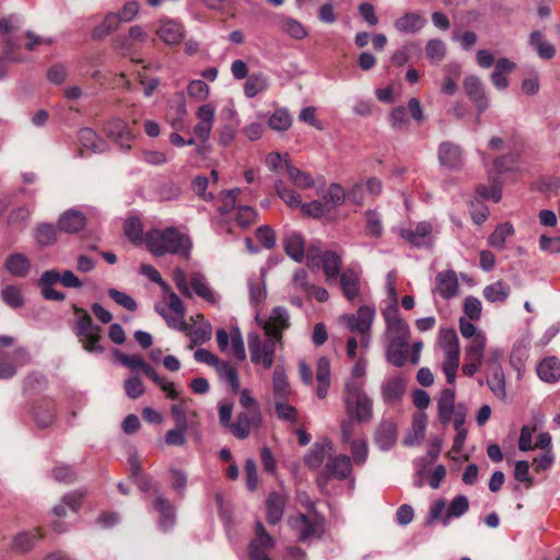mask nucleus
<instances>
[{
	"mask_svg": "<svg viewBox=\"0 0 560 560\" xmlns=\"http://www.w3.org/2000/svg\"><path fill=\"white\" fill-rule=\"evenodd\" d=\"M34 418L38 427L46 428L55 419V405L52 401H43L34 408Z\"/></svg>",
	"mask_w": 560,
	"mask_h": 560,
	"instance_id": "603ef678",
	"label": "nucleus"
},
{
	"mask_svg": "<svg viewBox=\"0 0 560 560\" xmlns=\"http://www.w3.org/2000/svg\"><path fill=\"white\" fill-rule=\"evenodd\" d=\"M156 34L164 44L173 46L178 45L183 40L185 28L177 20L162 19L156 28Z\"/></svg>",
	"mask_w": 560,
	"mask_h": 560,
	"instance_id": "dca6fc26",
	"label": "nucleus"
},
{
	"mask_svg": "<svg viewBox=\"0 0 560 560\" xmlns=\"http://www.w3.org/2000/svg\"><path fill=\"white\" fill-rule=\"evenodd\" d=\"M292 393L285 369L277 365L272 373V394L275 401L288 400Z\"/></svg>",
	"mask_w": 560,
	"mask_h": 560,
	"instance_id": "cd10ccee",
	"label": "nucleus"
},
{
	"mask_svg": "<svg viewBox=\"0 0 560 560\" xmlns=\"http://www.w3.org/2000/svg\"><path fill=\"white\" fill-rule=\"evenodd\" d=\"M288 523L301 542L318 538L323 529V523L317 515L298 514L290 516Z\"/></svg>",
	"mask_w": 560,
	"mask_h": 560,
	"instance_id": "6e6552de",
	"label": "nucleus"
},
{
	"mask_svg": "<svg viewBox=\"0 0 560 560\" xmlns=\"http://www.w3.org/2000/svg\"><path fill=\"white\" fill-rule=\"evenodd\" d=\"M368 360L359 358L351 369L350 376L345 382V390L363 389L365 385Z\"/></svg>",
	"mask_w": 560,
	"mask_h": 560,
	"instance_id": "473e14b6",
	"label": "nucleus"
},
{
	"mask_svg": "<svg viewBox=\"0 0 560 560\" xmlns=\"http://www.w3.org/2000/svg\"><path fill=\"white\" fill-rule=\"evenodd\" d=\"M438 159L442 166L458 170L463 165V151L458 144L444 141L439 145Z\"/></svg>",
	"mask_w": 560,
	"mask_h": 560,
	"instance_id": "f3484780",
	"label": "nucleus"
},
{
	"mask_svg": "<svg viewBox=\"0 0 560 560\" xmlns=\"http://www.w3.org/2000/svg\"><path fill=\"white\" fill-rule=\"evenodd\" d=\"M86 224L85 215L77 210L69 209L60 214L58 219V229L68 234H74L83 230Z\"/></svg>",
	"mask_w": 560,
	"mask_h": 560,
	"instance_id": "393cba45",
	"label": "nucleus"
},
{
	"mask_svg": "<svg viewBox=\"0 0 560 560\" xmlns=\"http://www.w3.org/2000/svg\"><path fill=\"white\" fill-rule=\"evenodd\" d=\"M2 301L12 308L23 306L24 299L21 289L16 285H7L1 291Z\"/></svg>",
	"mask_w": 560,
	"mask_h": 560,
	"instance_id": "69168bd1",
	"label": "nucleus"
},
{
	"mask_svg": "<svg viewBox=\"0 0 560 560\" xmlns=\"http://www.w3.org/2000/svg\"><path fill=\"white\" fill-rule=\"evenodd\" d=\"M541 381L552 383L560 378V361L555 357L544 359L537 368Z\"/></svg>",
	"mask_w": 560,
	"mask_h": 560,
	"instance_id": "79ce46f5",
	"label": "nucleus"
},
{
	"mask_svg": "<svg viewBox=\"0 0 560 560\" xmlns=\"http://www.w3.org/2000/svg\"><path fill=\"white\" fill-rule=\"evenodd\" d=\"M288 176L292 184L298 188L305 189L314 186L312 176L294 166L287 164Z\"/></svg>",
	"mask_w": 560,
	"mask_h": 560,
	"instance_id": "e2e57ef3",
	"label": "nucleus"
},
{
	"mask_svg": "<svg viewBox=\"0 0 560 560\" xmlns=\"http://www.w3.org/2000/svg\"><path fill=\"white\" fill-rule=\"evenodd\" d=\"M292 125V117L287 108L276 109L268 119V126L275 131H285Z\"/></svg>",
	"mask_w": 560,
	"mask_h": 560,
	"instance_id": "5fc2aeb1",
	"label": "nucleus"
},
{
	"mask_svg": "<svg viewBox=\"0 0 560 560\" xmlns=\"http://www.w3.org/2000/svg\"><path fill=\"white\" fill-rule=\"evenodd\" d=\"M116 358L119 363L129 368L131 371L142 370L144 375H147V369H153L151 365L145 363L139 354H125L117 351Z\"/></svg>",
	"mask_w": 560,
	"mask_h": 560,
	"instance_id": "052dcab7",
	"label": "nucleus"
},
{
	"mask_svg": "<svg viewBox=\"0 0 560 560\" xmlns=\"http://www.w3.org/2000/svg\"><path fill=\"white\" fill-rule=\"evenodd\" d=\"M514 234V228L511 223L499 224L488 238V244L499 250L505 246V242Z\"/></svg>",
	"mask_w": 560,
	"mask_h": 560,
	"instance_id": "09e8293b",
	"label": "nucleus"
},
{
	"mask_svg": "<svg viewBox=\"0 0 560 560\" xmlns=\"http://www.w3.org/2000/svg\"><path fill=\"white\" fill-rule=\"evenodd\" d=\"M428 59L433 63L442 61L446 54V46L441 39H431L425 46Z\"/></svg>",
	"mask_w": 560,
	"mask_h": 560,
	"instance_id": "774afa93",
	"label": "nucleus"
},
{
	"mask_svg": "<svg viewBox=\"0 0 560 560\" xmlns=\"http://www.w3.org/2000/svg\"><path fill=\"white\" fill-rule=\"evenodd\" d=\"M528 44L536 50L540 59L550 60L556 56L555 46L544 39V35L539 31L532 32Z\"/></svg>",
	"mask_w": 560,
	"mask_h": 560,
	"instance_id": "a19ab883",
	"label": "nucleus"
},
{
	"mask_svg": "<svg viewBox=\"0 0 560 560\" xmlns=\"http://www.w3.org/2000/svg\"><path fill=\"white\" fill-rule=\"evenodd\" d=\"M352 477L351 458L345 454L329 455L323 470L317 476V483L323 489L328 480H346Z\"/></svg>",
	"mask_w": 560,
	"mask_h": 560,
	"instance_id": "39448f33",
	"label": "nucleus"
},
{
	"mask_svg": "<svg viewBox=\"0 0 560 560\" xmlns=\"http://www.w3.org/2000/svg\"><path fill=\"white\" fill-rule=\"evenodd\" d=\"M397 440L396 424L390 420L380 423L375 432V443L382 451L392 448Z\"/></svg>",
	"mask_w": 560,
	"mask_h": 560,
	"instance_id": "c85d7f7f",
	"label": "nucleus"
},
{
	"mask_svg": "<svg viewBox=\"0 0 560 560\" xmlns=\"http://www.w3.org/2000/svg\"><path fill=\"white\" fill-rule=\"evenodd\" d=\"M83 494L80 492H71L66 494L61 502L54 508V514L58 517L66 515V508L72 512H77L80 508L81 499Z\"/></svg>",
	"mask_w": 560,
	"mask_h": 560,
	"instance_id": "6e6d98bb",
	"label": "nucleus"
},
{
	"mask_svg": "<svg viewBox=\"0 0 560 560\" xmlns=\"http://www.w3.org/2000/svg\"><path fill=\"white\" fill-rule=\"evenodd\" d=\"M306 262L311 268L322 265L326 279L336 280L341 275L342 254L336 250L322 252L318 247L311 246L306 253Z\"/></svg>",
	"mask_w": 560,
	"mask_h": 560,
	"instance_id": "20e7f679",
	"label": "nucleus"
},
{
	"mask_svg": "<svg viewBox=\"0 0 560 560\" xmlns=\"http://www.w3.org/2000/svg\"><path fill=\"white\" fill-rule=\"evenodd\" d=\"M72 308L75 314V319L71 326L82 348L89 353H103L105 349L100 343L102 328L93 323L91 315L84 308L75 304Z\"/></svg>",
	"mask_w": 560,
	"mask_h": 560,
	"instance_id": "f03ea898",
	"label": "nucleus"
},
{
	"mask_svg": "<svg viewBox=\"0 0 560 560\" xmlns=\"http://www.w3.org/2000/svg\"><path fill=\"white\" fill-rule=\"evenodd\" d=\"M256 322L261 326L265 337L275 338L282 342L283 331L290 328V314L285 307H273L266 318L256 314Z\"/></svg>",
	"mask_w": 560,
	"mask_h": 560,
	"instance_id": "0eeeda50",
	"label": "nucleus"
},
{
	"mask_svg": "<svg viewBox=\"0 0 560 560\" xmlns=\"http://www.w3.org/2000/svg\"><path fill=\"white\" fill-rule=\"evenodd\" d=\"M14 362L0 361V380L12 378L18 371V366L25 365L30 362L31 357L25 347H18L12 352Z\"/></svg>",
	"mask_w": 560,
	"mask_h": 560,
	"instance_id": "b1692460",
	"label": "nucleus"
},
{
	"mask_svg": "<svg viewBox=\"0 0 560 560\" xmlns=\"http://www.w3.org/2000/svg\"><path fill=\"white\" fill-rule=\"evenodd\" d=\"M343 404L350 418L359 422H368L372 419L373 401L363 389L345 390Z\"/></svg>",
	"mask_w": 560,
	"mask_h": 560,
	"instance_id": "423d86ee",
	"label": "nucleus"
},
{
	"mask_svg": "<svg viewBox=\"0 0 560 560\" xmlns=\"http://www.w3.org/2000/svg\"><path fill=\"white\" fill-rule=\"evenodd\" d=\"M145 244L148 249L156 257L165 254L179 255L189 258L191 241L175 228L164 230H151L147 233Z\"/></svg>",
	"mask_w": 560,
	"mask_h": 560,
	"instance_id": "f257e3e1",
	"label": "nucleus"
},
{
	"mask_svg": "<svg viewBox=\"0 0 560 560\" xmlns=\"http://www.w3.org/2000/svg\"><path fill=\"white\" fill-rule=\"evenodd\" d=\"M105 135L115 141L119 148L124 151L131 149V142L135 136L126 121L119 118H113L108 120L104 127Z\"/></svg>",
	"mask_w": 560,
	"mask_h": 560,
	"instance_id": "ddd939ff",
	"label": "nucleus"
},
{
	"mask_svg": "<svg viewBox=\"0 0 560 560\" xmlns=\"http://www.w3.org/2000/svg\"><path fill=\"white\" fill-rule=\"evenodd\" d=\"M332 451V443L326 439L320 443H315L306 453L304 463L310 469H319L326 458Z\"/></svg>",
	"mask_w": 560,
	"mask_h": 560,
	"instance_id": "4be33fe9",
	"label": "nucleus"
},
{
	"mask_svg": "<svg viewBox=\"0 0 560 560\" xmlns=\"http://www.w3.org/2000/svg\"><path fill=\"white\" fill-rule=\"evenodd\" d=\"M438 343L445 355H459L458 336L453 328H441Z\"/></svg>",
	"mask_w": 560,
	"mask_h": 560,
	"instance_id": "4c0bfd02",
	"label": "nucleus"
},
{
	"mask_svg": "<svg viewBox=\"0 0 560 560\" xmlns=\"http://www.w3.org/2000/svg\"><path fill=\"white\" fill-rule=\"evenodd\" d=\"M487 383L491 392L500 399H505V376L502 366H493L488 370Z\"/></svg>",
	"mask_w": 560,
	"mask_h": 560,
	"instance_id": "c03bdc74",
	"label": "nucleus"
},
{
	"mask_svg": "<svg viewBox=\"0 0 560 560\" xmlns=\"http://www.w3.org/2000/svg\"><path fill=\"white\" fill-rule=\"evenodd\" d=\"M4 268L14 277L24 278L31 269L30 259L21 253H14L7 257Z\"/></svg>",
	"mask_w": 560,
	"mask_h": 560,
	"instance_id": "f704fd0d",
	"label": "nucleus"
},
{
	"mask_svg": "<svg viewBox=\"0 0 560 560\" xmlns=\"http://www.w3.org/2000/svg\"><path fill=\"white\" fill-rule=\"evenodd\" d=\"M406 392V380L401 376H394L385 380L381 385L382 399L387 405L399 402Z\"/></svg>",
	"mask_w": 560,
	"mask_h": 560,
	"instance_id": "a211bd4d",
	"label": "nucleus"
},
{
	"mask_svg": "<svg viewBox=\"0 0 560 560\" xmlns=\"http://www.w3.org/2000/svg\"><path fill=\"white\" fill-rule=\"evenodd\" d=\"M439 419L443 424L451 421L455 411V390L453 388H445L441 392L438 399Z\"/></svg>",
	"mask_w": 560,
	"mask_h": 560,
	"instance_id": "72a5a7b5",
	"label": "nucleus"
},
{
	"mask_svg": "<svg viewBox=\"0 0 560 560\" xmlns=\"http://www.w3.org/2000/svg\"><path fill=\"white\" fill-rule=\"evenodd\" d=\"M275 539L267 533L261 522L255 525V536L248 545L250 560H271L268 552L275 547Z\"/></svg>",
	"mask_w": 560,
	"mask_h": 560,
	"instance_id": "1a4fd4ad",
	"label": "nucleus"
},
{
	"mask_svg": "<svg viewBox=\"0 0 560 560\" xmlns=\"http://www.w3.org/2000/svg\"><path fill=\"white\" fill-rule=\"evenodd\" d=\"M346 194L343 188L338 184H331L322 197L329 212L345 201Z\"/></svg>",
	"mask_w": 560,
	"mask_h": 560,
	"instance_id": "4d7b16f0",
	"label": "nucleus"
},
{
	"mask_svg": "<svg viewBox=\"0 0 560 560\" xmlns=\"http://www.w3.org/2000/svg\"><path fill=\"white\" fill-rule=\"evenodd\" d=\"M408 353V341L389 340L386 358L387 361L396 368L405 365Z\"/></svg>",
	"mask_w": 560,
	"mask_h": 560,
	"instance_id": "58836bf2",
	"label": "nucleus"
},
{
	"mask_svg": "<svg viewBox=\"0 0 560 560\" xmlns=\"http://www.w3.org/2000/svg\"><path fill=\"white\" fill-rule=\"evenodd\" d=\"M198 124L194 128V133L203 143L210 138L215 117V106L211 103L203 104L196 112Z\"/></svg>",
	"mask_w": 560,
	"mask_h": 560,
	"instance_id": "2eb2a0df",
	"label": "nucleus"
},
{
	"mask_svg": "<svg viewBox=\"0 0 560 560\" xmlns=\"http://www.w3.org/2000/svg\"><path fill=\"white\" fill-rule=\"evenodd\" d=\"M284 250L294 261L301 262L305 255V241L300 233L290 232L283 240Z\"/></svg>",
	"mask_w": 560,
	"mask_h": 560,
	"instance_id": "2f4dec72",
	"label": "nucleus"
},
{
	"mask_svg": "<svg viewBox=\"0 0 560 560\" xmlns=\"http://www.w3.org/2000/svg\"><path fill=\"white\" fill-rule=\"evenodd\" d=\"M482 293L483 298L490 303H503L508 300L511 293V288L506 282L498 280L485 287Z\"/></svg>",
	"mask_w": 560,
	"mask_h": 560,
	"instance_id": "37998d69",
	"label": "nucleus"
},
{
	"mask_svg": "<svg viewBox=\"0 0 560 560\" xmlns=\"http://www.w3.org/2000/svg\"><path fill=\"white\" fill-rule=\"evenodd\" d=\"M276 192L290 208H301V196L293 189L285 186L282 180L276 183Z\"/></svg>",
	"mask_w": 560,
	"mask_h": 560,
	"instance_id": "bf43d9fd",
	"label": "nucleus"
},
{
	"mask_svg": "<svg viewBox=\"0 0 560 560\" xmlns=\"http://www.w3.org/2000/svg\"><path fill=\"white\" fill-rule=\"evenodd\" d=\"M186 104L179 100L170 106L167 112V119L174 129L180 128L183 125L184 117L186 116Z\"/></svg>",
	"mask_w": 560,
	"mask_h": 560,
	"instance_id": "338daca9",
	"label": "nucleus"
},
{
	"mask_svg": "<svg viewBox=\"0 0 560 560\" xmlns=\"http://www.w3.org/2000/svg\"><path fill=\"white\" fill-rule=\"evenodd\" d=\"M40 534L37 529L32 532H23L18 534L13 539V548L21 552L28 551L40 539Z\"/></svg>",
	"mask_w": 560,
	"mask_h": 560,
	"instance_id": "13d9d810",
	"label": "nucleus"
},
{
	"mask_svg": "<svg viewBox=\"0 0 560 560\" xmlns=\"http://www.w3.org/2000/svg\"><path fill=\"white\" fill-rule=\"evenodd\" d=\"M188 334L191 341L189 349H192L195 345H202L211 338L212 327L209 322H202L198 326L190 328Z\"/></svg>",
	"mask_w": 560,
	"mask_h": 560,
	"instance_id": "680f3d73",
	"label": "nucleus"
},
{
	"mask_svg": "<svg viewBox=\"0 0 560 560\" xmlns=\"http://www.w3.org/2000/svg\"><path fill=\"white\" fill-rule=\"evenodd\" d=\"M489 182L490 185H478L476 188L477 195L481 199H491L494 202H498L501 200L502 197V189H501V183L499 182L497 176L489 175Z\"/></svg>",
	"mask_w": 560,
	"mask_h": 560,
	"instance_id": "864d4df0",
	"label": "nucleus"
},
{
	"mask_svg": "<svg viewBox=\"0 0 560 560\" xmlns=\"http://www.w3.org/2000/svg\"><path fill=\"white\" fill-rule=\"evenodd\" d=\"M61 273L56 269L46 270L43 272L38 280V287L40 288L42 295L48 301H63L66 299L65 293L54 289L57 282H60Z\"/></svg>",
	"mask_w": 560,
	"mask_h": 560,
	"instance_id": "aec40b11",
	"label": "nucleus"
},
{
	"mask_svg": "<svg viewBox=\"0 0 560 560\" xmlns=\"http://www.w3.org/2000/svg\"><path fill=\"white\" fill-rule=\"evenodd\" d=\"M287 503V497L280 492L273 491L269 493L266 500V510H267V522L270 525L278 524L284 513Z\"/></svg>",
	"mask_w": 560,
	"mask_h": 560,
	"instance_id": "bb28decb",
	"label": "nucleus"
},
{
	"mask_svg": "<svg viewBox=\"0 0 560 560\" xmlns=\"http://www.w3.org/2000/svg\"><path fill=\"white\" fill-rule=\"evenodd\" d=\"M121 22L122 21L120 20L119 15L117 13H113V12L108 13L105 16L104 21L97 27L94 28V31H93L94 37L101 38V37L108 35L109 33L117 30Z\"/></svg>",
	"mask_w": 560,
	"mask_h": 560,
	"instance_id": "0e129e2a",
	"label": "nucleus"
},
{
	"mask_svg": "<svg viewBox=\"0 0 560 560\" xmlns=\"http://www.w3.org/2000/svg\"><path fill=\"white\" fill-rule=\"evenodd\" d=\"M427 429V416L423 412L415 413L412 419L411 432L402 440L405 446H413L418 444L424 436Z\"/></svg>",
	"mask_w": 560,
	"mask_h": 560,
	"instance_id": "ea45409f",
	"label": "nucleus"
},
{
	"mask_svg": "<svg viewBox=\"0 0 560 560\" xmlns=\"http://www.w3.org/2000/svg\"><path fill=\"white\" fill-rule=\"evenodd\" d=\"M190 285L195 293L205 299L208 302L214 303L217 301V296L214 292L209 287L205 276L200 272L191 273L189 278Z\"/></svg>",
	"mask_w": 560,
	"mask_h": 560,
	"instance_id": "49530a36",
	"label": "nucleus"
},
{
	"mask_svg": "<svg viewBox=\"0 0 560 560\" xmlns=\"http://www.w3.org/2000/svg\"><path fill=\"white\" fill-rule=\"evenodd\" d=\"M214 370L220 381L226 383L234 394L240 392L241 384L238 372L237 369L234 365H232V363H230L229 361L221 360Z\"/></svg>",
	"mask_w": 560,
	"mask_h": 560,
	"instance_id": "c9c22d12",
	"label": "nucleus"
},
{
	"mask_svg": "<svg viewBox=\"0 0 560 560\" xmlns=\"http://www.w3.org/2000/svg\"><path fill=\"white\" fill-rule=\"evenodd\" d=\"M79 140L81 144L94 153L105 151L106 144L98 138L96 132L91 128H83L79 131Z\"/></svg>",
	"mask_w": 560,
	"mask_h": 560,
	"instance_id": "3c124183",
	"label": "nucleus"
},
{
	"mask_svg": "<svg viewBox=\"0 0 560 560\" xmlns=\"http://www.w3.org/2000/svg\"><path fill=\"white\" fill-rule=\"evenodd\" d=\"M389 340L408 341L410 337V327L398 313V308L393 305L382 312Z\"/></svg>",
	"mask_w": 560,
	"mask_h": 560,
	"instance_id": "9b49d317",
	"label": "nucleus"
},
{
	"mask_svg": "<svg viewBox=\"0 0 560 560\" xmlns=\"http://www.w3.org/2000/svg\"><path fill=\"white\" fill-rule=\"evenodd\" d=\"M360 269L347 268L340 276V288L345 298L353 302L360 294Z\"/></svg>",
	"mask_w": 560,
	"mask_h": 560,
	"instance_id": "412c9836",
	"label": "nucleus"
},
{
	"mask_svg": "<svg viewBox=\"0 0 560 560\" xmlns=\"http://www.w3.org/2000/svg\"><path fill=\"white\" fill-rule=\"evenodd\" d=\"M341 318L351 332H370L375 318V308L363 305L358 310L357 314H345Z\"/></svg>",
	"mask_w": 560,
	"mask_h": 560,
	"instance_id": "f8f14e48",
	"label": "nucleus"
},
{
	"mask_svg": "<svg viewBox=\"0 0 560 560\" xmlns=\"http://www.w3.org/2000/svg\"><path fill=\"white\" fill-rule=\"evenodd\" d=\"M466 95L475 105L477 112L483 113L488 109L490 102L485 85L477 75H468L463 82Z\"/></svg>",
	"mask_w": 560,
	"mask_h": 560,
	"instance_id": "4468645a",
	"label": "nucleus"
},
{
	"mask_svg": "<svg viewBox=\"0 0 560 560\" xmlns=\"http://www.w3.org/2000/svg\"><path fill=\"white\" fill-rule=\"evenodd\" d=\"M154 510L160 514L159 527L166 532L171 529L175 524V509L164 497H156L153 502Z\"/></svg>",
	"mask_w": 560,
	"mask_h": 560,
	"instance_id": "c756f323",
	"label": "nucleus"
},
{
	"mask_svg": "<svg viewBox=\"0 0 560 560\" xmlns=\"http://www.w3.org/2000/svg\"><path fill=\"white\" fill-rule=\"evenodd\" d=\"M247 342L252 363L261 365L265 370H269L273 365L276 349L278 346H282V342L275 338L261 339L257 332L248 334Z\"/></svg>",
	"mask_w": 560,
	"mask_h": 560,
	"instance_id": "7ed1b4c3",
	"label": "nucleus"
},
{
	"mask_svg": "<svg viewBox=\"0 0 560 560\" xmlns=\"http://www.w3.org/2000/svg\"><path fill=\"white\" fill-rule=\"evenodd\" d=\"M469 509L468 498L464 494L456 495L448 504L445 515L442 518L443 525H448L453 517L463 516Z\"/></svg>",
	"mask_w": 560,
	"mask_h": 560,
	"instance_id": "de8ad7c7",
	"label": "nucleus"
},
{
	"mask_svg": "<svg viewBox=\"0 0 560 560\" xmlns=\"http://www.w3.org/2000/svg\"><path fill=\"white\" fill-rule=\"evenodd\" d=\"M400 235L412 246H429L432 244V225L429 222H420L415 229H402Z\"/></svg>",
	"mask_w": 560,
	"mask_h": 560,
	"instance_id": "6ab92c4d",
	"label": "nucleus"
},
{
	"mask_svg": "<svg viewBox=\"0 0 560 560\" xmlns=\"http://www.w3.org/2000/svg\"><path fill=\"white\" fill-rule=\"evenodd\" d=\"M316 395L319 399L326 398L330 387V360L326 357H320L316 364Z\"/></svg>",
	"mask_w": 560,
	"mask_h": 560,
	"instance_id": "7c9ffc66",
	"label": "nucleus"
},
{
	"mask_svg": "<svg viewBox=\"0 0 560 560\" xmlns=\"http://www.w3.org/2000/svg\"><path fill=\"white\" fill-rule=\"evenodd\" d=\"M269 84V78L262 72L252 73L244 84V94L247 98H253L267 91Z\"/></svg>",
	"mask_w": 560,
	"mask_h": 560,
	"instance_id": "e433bc0d",
	"label": "nucleus"
},
{
	"mask_svg": "<svg viewBox=\"0 0 560 560\" xmlns=\"http://www.w3.org/2000/svg\"><path fill=\"white\" fill-rule=\"evenodd\" d=\"M468 340L465 347L466 360H483V352L487 346L486 334H478L477 337Z\"/></svg>",
	"mask_w": 560,
	"mask_h": 560,
	"instance_id": "8fccbe9b",
	"label": "nucleus"
},
{
	"mask_svg": "<svg viewBox=\"0 0 560 560\" xmlns=\"http://www.w3.org/2000/svg\"><path fill=\"white\" fill-rule=\"evenodd\" d=\"M260 423V410H243L238 412L236 420L232 422L228 431L236 439L244 440L248 438L252 429L258 428Z\"/></svg>",
	"mask_w": 560,
	"mask_h": 560,
	"instance_id": "9d476101",
	"label": "nucleus"
},
{
	"mask_svg": "<svg viewBox=\"0 0 560 560\" xmlns=\"http://www.w3.org/2000/svg\"><path fill=\"white\" fill-rule=\"evenodd\" d=\"M435 292L450 300L458 292V280L453 270L441 271L435 277Z\"/></svg>",
	"mask_w": 560,
	"mask_h": 560,
	"instance_id": "a878e982",
	"label": "nucleus"
},
{
	"mask_svg": "<svg viewBox=\"0 0 560 560\" xmlns=\"http://www.w3.org/2000/svg\"><path fill=\"white\" fill-rule=\"evenodd\" d=\"M58 230L51 223H40L34 230V238L40 247L51 246L57 241Z\"/></svg>",
	"mask_w": 560,
	"mask_h": 560,
	"instance_id": "a18cd8bd",
	"label": "nucleus"
},
{
	"mask_svg": "<svg viewBox=\"0 0 560 560\" xmlns=\"http://www.w3.org/2000/svg\"><path fill=\"white\" fill-rule=\"evenodd\" d=\"M427 24V19L418 12H406L394 21V27L401 34H415Z\"/></svg>",
	"mask_w": 560,
	"mask_h": 560,
	"instance_id": "5701e85b",
	"label": "nucleus"
}]
</instances>
